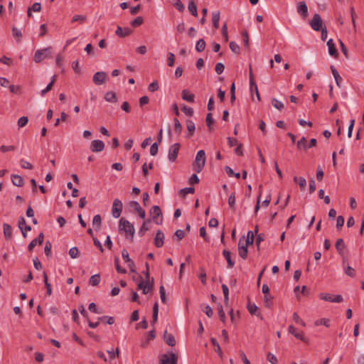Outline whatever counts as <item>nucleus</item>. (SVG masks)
<instances>
[{"mask_svg":"<svg viewBox=\"0 0 364 364\" xmlns=\"http://www.w3.org/2000/svg\"><path fill=\"white\" fill-rule=\"evenodd\" d=\"M164 243V234L159 230L156 232V237L154 238V245L156 247H161Z\"/></svg>","mask_w":364,"mask_h":364,"instance_id":"nucleus-15","label":"nucleus"},{"mask_svg":"<svg viewBox=\"0 0 364 364\" xmlns=\"http://www.w3.org/2000/svg\"><path fill=\"white\" fill-rule=\"evenodd\" d=\"M242 38H243V41H244V44H245V48L249 50L250 49V43H249V36H248V33L247 31H243L242 33Z\"/></svg>","mask_w":364,"mask_h":364,"instance_id":"nucleus-50","label":"nucleus"},{"mask_svg":"<svg viewBox=\"0 0 364 364\" xmlns=\"http://www.w3.org/2000/svg\"><path fill=\"white\" fill-rule=\"evenodd\" d=\"M297 12L303 17L308 16V7L305 1H300L297 6Z\"/></svg>","mask_w":364,"mask_h":364,"instance_id":"nucleus-16","label":"nucleus"},{"mask_svg":"<svg viewBox=\"0 0 364 364\" xmlns=\"http://www.w3.org/2000/svg\"><path fill=\"white\" fill-rule=\"evenodd\" d=\"M188 9L193 16L196 17L198 16L197 6L193 1L189 2Z\"/></svg>","mask_w":364,"mask_h":364,"instance_id":"nucleus-33","label":"nucleus"},{"mask_svg":"<svg viewBox=\"0 0 364 364\" xmlns=\"http://www.w3.org/2000/svg\"><path fill=\"white\" fill-rule=\"evenodd\" d=\"M186 127L188 132V137L190 138L194 134L196 126L192 120L188 119L186 120Z\"/></svg>","mask_w":364,"mask_h":364,"instance_id":"nucleus-22","label":"nucleus"},{"mask_svg":"<svg viewBox=\"0 0 364 364\" xmlns=\"http://www.w3.org/2000/svg\"><path fill=\"white\" fill-rule=\"evenodd\" d=\"M267 358L272 364H277V358L274 354L268 353Z\"/></svg>","mask_w":364,"mask_h":364,"instance_id":"nucleus-64","label":"nucleus"},{"mask_svg":"<svg viewBox=\"0 0 364 364\" xmlns=\"http://www.w3.org/2000/svg\"><path fill=\"white\" fill-rule=\"evenodd\" d=\"M180 147L181 144L179 143H176L170 146L168 155L170 161L174 162L176 160Z\"/></svg>","mask_w":364,"mask_h":364,"instance_id":"nucleus-8","label":"nucleus"},{"mask_svg":"<svg viewBox=\"0 0 364 364\" xmlns=\"http://www.w3.org/2000/svg\"><path fill=\"white\" fill-rule=\"evenodd\" d=\"M229 46H230V50H231L233 53H236V54H239V53H240V46L237 45V43L236 42H235V41H231V42L230 43V45H229Z\"/></svg>","mask_w":364,"mask_h":364,"instance_id":"nucleus-44","label":"nucleus"},{"mask_svg":"<svg viewBox=\"0 0 364 364\" xmlns=\"http://www.w3.org/2000/svg\"><path fill=\"white\" fill-rule=\"evenodd\" d=\"M294 181L299 184V188L301 191H304L305 189L306 186V181L304 177L294 176Z\"/></svg>","mask_w":364,"mask_h":364,"instance_id":"nucleus-23","label":"nucleus"},{"mask_svg":"<svg viewBox=\"0 0 364 364\" xmlns=\"http://www.w3.org/2000/svg\"><path fill=\"white\" fill-rule=\"evenodd\" d=\"M183 127L177 118L174 119V130L177 134H181Z\"/></svg>","mask_w":364,"mask_h":364,"instance_id":"nucleus-40","label":"nucleus"},{"mask_svg":"<svg viewBox=\"0 0 364 364\" xmlns=\"http://www.w3.org/2000/svg\"><path fill=\"white\" fill-rule=\"evenodd\" d=\"M122 258L124 259V260L125 261V262H127L128 264V267H129L130 271L132 272H136L135 264H134V261L129 258V253L127 250L124 249L122 251Z\"/></svg>","mask_w":364,"mask_h":364,"instance_id":"nucleus-10","label":"nucleus"},{"mask_svg":"<svg viewBox=\"0 0 364 364\" xmlns=\"http://www.w3.org/2000/svg\"><path fill=\"white\" fill-rule=\"evenodd\" d=\"M20 164H21V166L23 168H26V169H30V170L33 168V165L31 163H29L28 161H25L24 159H21L20 161Z\"/></svg>","mask_w":364,"mask_h":364,"instance_id":"nucleus-60","label":"nucleus"},{"mask_svg":"<svg viewBox=\"0 0 364 364\" xmlns=\"http://www.w3.org/2000/svg\"><path fill=\"white\" fill-rule=\"evenodd\" d=\"M272 104L274 106V107H275L276 109H277L279 110H281V109H282L284 108L283 103L282 102L279 101L276 98H273L272 100Z\"/></svg>","mask_w":364,"mask_h":364,"instance_id":"nucleus-47","label":"nucleus"},{"mask_svg":"<svg viewBox=\"0 0 364 364\" xmlns=\"http://www.w3.org/2000/svg\"><path fill=\"white\" fill-rule=\"evenodd\" d=\"M224 69H225V65L222 63H218L215 65V72L217 74L220 75L221 73H223L224 71Z\"/></svg>","mask_w":364,"mask_h":364,"instance_id":"nucleus-61","label":"nucleus"},{"mask_svg":"<svg viewBox=\"0 0 364 364\" xmlns=\"http://www.w3.org/2000/svg\"><path fill=\"white\" fill-rule=\"evenodd\" d=\"M132 33V30L128 27L122 28L121 26H118L117 30L115 31L116 35L119 37L124 38L126 36H129Z\"/></svg>","mask_w":364,"mask_h":364,"instance_id":"nucleus-17","label":"nucleus"},{"mask_svg":"<svg viewBox=\"0 0 364 364\" xmlns=\"http://www.w3.org/2000/svg\"><path fill=\"white\" fill-rule=\"evenodd\" d=\"M235 193H232L229 196L228 205L231 209L235 210Z\"/></svg>","mask_w":364,"mask_h":364,"instance_id":"nucleus-56","label":"nucleus"},{"mask_svg":"<svg viewBox=\"0 0 364 364\" xmlns=\"http://www.w3.org/2000/svg\"><path fill=\"white\" fill-rule=\"evenodd\" d=\"M100 275L99 274L92 275L89 279V284L93 287L97 286L100 282Z\"/></svg>","mask_w":364,"mask_h":364,"instance_id":"nucleus-28","label":"nucleus"},{"mask_svg":"<svg viewBox=\"0 0 364 364\" xmlns=\"http://www.w3.org/2000/svg\"><path fill=\"white\" fill-rule=\"evenodd\" d=\"M202 310L210 318L213 315V311L209 305H205Z\"/></svg>","mask_w":364,"mask_h":364,"instance_id":"nucleus-58","label":"nucleus"},{"mask_svg":"<svg viewBox=\"0 0 364 364\" xmlns=\"http://www.w3.org/2000/svg\"><path fill=\"white\" fill-rule=\"evenodd\" d=\"M149 213L151 216L152 217L153 220L156 223L159 224V222L157 220L158 218L162 215V212L161 208L159 205H154L150 211ZM162 222V218L160 220V223Z\"/></svg>","mask_w":364,"mask_h":364,"instance_id":"nucleus-11","label":"nucleus"},{"mask_svg":"<svg viewBox=\"0 0 364 364\" xmlns=\"http://www.w3.org/2000/svg\"><path fill=\"white\" fill-rule=\"evenodd\" d=\"M329 319L328 318H321V319H318L315 321L314 324L316 326H319V325H323L326 327H328L329 326Z\"/></svg>","mask_w":364,"mask_h":364,"instance_id":"nucleus-52","label":"nucleus"},{"mask_svg":"<svg viewBox=\"0 0 364 364\" xmlns=\"http://www.w3.org/2000/svg\"><path fill=\"white\" fill-rule=\"evenodd\" d=\"M105 149V143L99 139L93 140L90 144V150L92 152H100Z\"/></svg>","mask_w":364,"mask_h":364,"instance_id":"nucleus-13","label":"nucleus"},{"mask_svg":"<svg viewBox=\"0 0 364 364\" xmlns=\"http://www.w3.org/2000/svg\"><path fill=\"white\" fill-rule=\"evenodd\" d=\"M182 111L189 117L193 116V109L191 107H187L186 105H183L182 107Z\"/></svg>","mask_w":364,"mask_h":364,"instance_id":"nucleus-62","label":"nucleus"},{"mask_svg":"<svg viewBox=\"0 0 364 364\" xmlns=\"http://www.w3.org/2000/svg\"><path fill=\"white\" fill-rule=\"evenodd\" d=\"M69 255L73 259L77 258L79 255V250H78L77 247H74L70 248L69 250Z\"/></svg>","mask_w":364,"mask_h":364,"instance_id":"nucleus-55","label":"nucleus"},{"mask_svg":"<svg viewBox=\"0 0 364 364\" xmlns=\"http://www.w3.org/2000/svg\"><path fill=\"white\" fill-rule=\"evenodd\" d=\"M335 246L338 253L343 257V264L345 266L346 263L348 262V259L343 256V250L346 247L343 240L341 238L338 239Z\"/></svg>","mask_w":364,"mask_h":364,"instance_id":"nucleus-9","label":"nucleus"},{"mask_svg":"<svg viewBox=\"0 0 364 364\" xmlns=\"http://www.w3.org/2000/svg\"><path fill=\"white\" fill-rule=\"evenodd\" d=\"M223 255L227 260L228 267L232 268L235 265V261L233 259H232L230 251H229L228 250H224L223 251Z\"/></svg>","mask_w":364,"mask_h":364,"instance_id":"nucleus-18","label":"nucleus"},{"mask_svg":"<svg viewBox=\"0 0 364 364\" xmlns=\"http://www.w3.org/2000/svg\"><path fill=\"white\" fill-rule=\"evenodd\" d=\"M319 297L321 299L330 302L341 303L343 301V296L339 294L333 295L327 293H321Z\"/></svg>","mask_w":364,"mask_h":364,"instance_id":"nucleus-6","label":"nucleus"},{"mask_svg":"<svg viewBox=\"0 0 364 364\" xmlns=\"http://www.w3.org/2000/svg\"><path fill=\"white\" fill-rule=\"evenodd\" d=\"M205 41L203 38L198 40L196 45V50L198 52H202L205 50Z\"/></svg>","mask_w":364,"mask_h":364,"instance_id":"nucleus-35","label":"nucleus"},{"mask_svg":"<svg viewBox=\"0 0 364 364\" xmlns=\"http://www.w3.org/2000/svg\"><path fill=\"white\" fill-rule=\"evenodd\" d=\"M254 240H255V233H254V232L252 231V230L248 231L247 237V239L245 240V245L246 246L251 245L253 244Z\"/></svg>","mask_w":364,"mask_h":364,"instance_id":"nucleus-30","label":"nucleus"},{"mask_svg":"<svg viewBox=\"0 0 364 364\" xmlns=\"http://www.w3.org/2000/svg\"><path fill=\"white\" fill-rule=\"evenodd\" d=\"M87 19L86 16L84 15H75L72 18V23L75 21H80V23H83Z\"/></svg>","mask_w":364,"mask_h":364,"instance_id":"nucleus-48","label":"nucleus"},{"mask_svg":"<svg viewBox=\"0 0 364 364\" xmlns=\"http://www.w3.org/2000/svg\"><path fill=\"white\" fill-rule=\"evenodd\" d=\"M164 338L169 346H174L176 345L174 336L172 334H168L167 331L164 332Z\"/></svg>","mask_w":364,"mask_h":364,"instance_id":"nucleus-21","label":"nucleus"},{"mask_svg":"<svg viewBox=\"0 0 364 364\" xmlns=\"http://www.w3.org/2000/svg\"><path fill=\"white\" fill-rule=\"evenodd\" d=\"M172 3L175 8L178 9L179 11H184L185 7L183 3L181 1V0H173Z\"/></svg>","mask_w":364,"mask_h":364,"instance_id":"nucleus-46","label":"nucleus"},{"mask_svg":"<svg viewBox=\"0 0 364 364\" xmlns=\"http://www.w3.org/2000/svg\"><path fill=\"white\" fill-rule=\"evenodd\" d=\"M50 47H48L47 48H44L42 50H38L34 55L33 60L39 63H41L43 59L50 57Z\"/></svg>","mask_w":364,"mask_h":364,"instance_id":"nucleus-3","label":"nucleus"},{"mask_svg":"<svg viewBox=\"0 0 364 364\" xmlns=\"http://www.w3.org/2000/svg\"><path fill=\"white\" fill-rule=\"evenodd\" d=\"M175 55L173 53H168L167 64L169 67H172L174 65Z\"/></svg>","mask_w":364,"mask_h":364,"instance_id":"nucleus-57","label":"nucleus"},{"mask_svg":"<svg viewBox=\"0 0 364 364\" xmlns=\"http://www.w3.org/2000/svg\"><path fill=\"white\" fill-rule=\"evenodd\" d=\"M212 21L213 27L215 29L219 28V21H220V11H215L212 14Z\"/></svg>","mask_w":364,"mask_h":364,"instance_id":"nucleus-25","label":"nucleus"},{"mask_svg":"<svg viewBox=\"0 0 364 364\" xmlns=\"http://www.w3.org/2000/svg\"><path fill=\"white\" fill-rule=\"evenodd\" d=\"M310 26L315 31H319L323 28L324 25H323V21L318 14H315L314 15L313 18L310 22Z\"/></svg>","mask_w":364,"mask_h":364,"instance_id":"nucleus-5","label":"nucleus"},{"mask_svg":"<svg viewBox=\"0 0 364 364\" xmlns=\"http://www.w3.org/2000/svg\"><path fill=\"white\" fill-rule=\"evenodd\" d=\"M12 34H13L14 37L16 38V41H18V42L21 41V38L22 37V33L19 29H18L16 27H14L12 28Z\"/></svg>","mask_w":364,"mask_h":364,"instance_id":"nucleus-41","label":"nucleus"},{"mask_svg":"<svg viewBox=\"0 0 364 364\" xmlns=\"http://www.w3.org/2000/svg\"><path fill=\"white\" fill-rule=\"evenodd\" d=\"M123 205L119 199H115L112 204V213L114 218H118L122 211Z\"/></svg>","mask_w":364,"mask_h":364,"instance_id":"nucleus-7","label":"nucleus"},{"mask_svg":"<svg viewBox=\"0 0 364 364\" xmlns=\"http://www.w3.org/2000/svg\"><path fill=\"white\" fill-rule=\"evenodd\" d=\"M107 77V75L105 72L100 71L93 75L92 80L95 85H102L106 81Z\"/></svg>","mask_w":364,"mask_h":364,"instance_id":"nucleus-12","label":"nucleus"},{"mask_svg":"<svg viewBox=\"0 0 364 364\" xmlns=\"http://www.w3.org/2000/svg\"><path fill=\"white\" fill-rule=\"evenodd\" d=\"M288 331L289 333L294 335L296 338L304 341L307 342L306 338L304 337V333L301 331H297L296 328L293 326H289L288 328Z\"/></svg>","mask_w":364,"mask_h":364,"instance_id":"nucleus-14","label":"nucleus"},{"mask_svg":"<svg viewBox=\"0 0 364 364\" xmlns=\"http://www.w3.org/2000/svg\"><path fill=\"white\" fill-rule=\"evenodd\" d=\"M159 88V83L156 80L153 81L148 87L149 92H154Z\"/></svg>","mask_w":364,"mask_h":364,"instance_id":"nucleus-54","label":"nucleus"},{"mask_svg":"<svg viewBox=\"0 0 364 364\" xmlns=\"http://www.w3.org/2000/svg\"><path fill=\"white\" fill-rule=\"evenodd\" d=\"M222 289L224 294V301L225 304H228L229 301V289L226 284L222 285Z\"/></svg>","mask_w":364,"mask_h":364,"instance_id":"nucleus-43","label":"nucleus"},{"mask_svg":"<svg viewBox=\"0 0 364 364\" xmlns=\"http://www.w3.org/2000/svg\"><path fill=\"white\" fill-rule=\"evenodd\" d=\"M102 223V218L100 215H96L94 216L92 220V225L95 226L96 230H99Z\"/></svg>","mask_w":364,"mask_h":364,"instance_id":"nucleus-36","label":"nucleus"},{"mask_svg":"<svg viewBox=\"0 0 364 364\" xmlns=\"http://www.w3.org/2000/svg\"><path fill=\"white\" fill-rule=\"evenodd\" d=\"M206 161L205 153L204 150H200L198 151L193 166L194 169L197 173H200L205 166Z\"/></svg>","mask_w":364,"mask_h":364,"instance_id":"nucleus-1","label":"nucleus"},{"mask_svg":"<svg viewBox=\"0 0 364 364\" xmlns=\"http://www.w3.org/2000/svg\"><path fill=\"white\" fill-rule=\"evenodd\" d=\"M327 46L328 48V53L331 56L337 57L338 55V51L336 48L335 44L332 39H329L327 41Z\"/></svg>","mask_w":364,"mask_h":364,"instance_id":"nucleus-19","label":"nucleus"},{"mask_svg":"<svg viewBox=\"0 0 364 364\" xmlns=\"http://www.w3.org/2000/svg\"><path fill=\"white\" fill-rule=\"evenodd\" d=\"M214 122V119L213 118V116H212V114L211 113H208L207 116H206V123H207V126L209 129L210 131L212 130V124H213Z\"/></svg>","mask_w":364,"mask_h":364,"instance_id":"nucleus-53","label":"nucleus"},{"mask_svg":"<svg viewBox=\"0 0 364 364\" xmlns=\"http://www.w3.org/2000/svg\"><path fill=\"white\" fill-rule=\"evenodd\" d=\"M345 273L350 277H355V269L349 265H347L346 267H345Z\"/></svg>","mask_w":364,"mask_h":364,"instance_id":"nucleus-49","label":"nucleus"},{"mask_svg":"<svg viewBox=\"0 0 364 364\" xmlns=\"http://www.w3.org/2000/svg\"><path fill=\"white\" fill-rule=\"evenodd\" d=\"M195 188L193 187L184 188L180 191V193L182 196H185L188 193H193Z\"/></svg>","mask_w":364,"mask_h":364,"instance_id":"nucleus-59","label":"nucleus"},{"mask_svg":"<svg viewBox=\"0 0 364 364\" xmlns=\"http://www.w3.org/2000/svg\"><path fill=\"white\" fill-rule=\"evenodd\" d=\"M105 99L109 102H116L117 101V95L112 91L107 92L105 95Z\"/></svg>","mask_w":364,"mask_h":364,"instance_id":"nucleus-26","label":"nucleus"},{"mask_svg":"<svg viewBox=\"0 0 364 364\" xmlns=\"http://www.w3.org/2000/svg\"><path fill=\"white\" fill-rule=\"evenodd\" d=\"M247 247L245 245V246H241L238 247V254L241 258L243 259H246L247 257L248 250Z\"/></svg>","mask_w":364,"mask_h":364,"instance_id":"nucleus-29","label":"nucleus"},{"mask_svg":"<svg viewBox=\"0 0 364 364\" xmlns=\"http://www.w3.org/2000/svg\"><path fill=\"white\" fill-rule=\"evenodd\" d=\"M296 146H297V148L299 149H307V145H306V139L305 136H302L301 139L297 141V144H296Z\"/></svg>","mask_w":364,"mask_h":364,"instance_id":"nucleus-45","label":"nucleus"},{"mask_svg":"<svg viewBox=\"0 0 364 364\" xmlns=\"http://www.w3.org/2000/svg\"><path fill=\"white\" fill-rule=\"evenodd\" d=\"M194 95L189 92L188 90H184L182 92V98L184 100H186L188 102H194Z\"/></svg>","mask_w":364,"mask_h":364,"instance_id":"nucleus-24","label":"nucleus"},{"mask_svg":"<svg viewBox=\"0 0 364 364\" xmlns=\"http://www.w3.org/2000/svg\"><path fill=\"white\" fill-rule=\"evenodd\" d=\"M98 321L102 322H106L107 323L112 325L114 323V318L112 316H103L98 318Z\"/></svg>","mask_w":364,"mask_h":364,"instance_id":"nucleus-38","label":"nucleus"},{"mask_svg":"<svg viewBox=\"0 0 364 364\" xmlns=\"http://www.w3.org/2000/svg\"><path fill=\"white\" fill-rule=\"evenodd\" d=\"M28 122V119L27 117H21L18 120V128H22L25 127Z\"/></svg>","mask_w":364,"mask_h":364,"instance_id":"nucleus-51","label":"nucleus"},{"mask_svg":"<svg viewBox=\"0 0 364 364\" xmlns=\"http://www.w3.org/2000/svg\"><path fill=\"white\" fill-rule=\"evenodd\" d=\"M114 264H115V267H116V269H117V272H119L120 274H125V273H127L126 269L122 268L120 266V264H119V259L117 257L114 258Z\"/></svg>","mask_w":364,"mask_h":364,"instance_id":"nucleus-39","label":"nucleus"},{"mask_svg":"<svg viewBox=\"0 0 364 364\" xmlns=\"http://www.w3.org/2000/svg\"><path fill=\"white\" fill-rule=\"evenodd\" d=\"M41 4H40V3H38V2L34 3V4L32 5V7H31V8H29V9H28V12H27V13H28V16H31V11H35V12H38V11H41Z\"/></svg>","mask_w":364,"mask_h":364,"instance_id":"nucleus-37","label":"nucleus"},{"mask_svg":"<svg viewBox=\"0 0 364 364\" xmlns=\"http://www.w3.org/2000/svg\"><path fill=\"white\" fill-rule=\"evenodd\" d=\"M144 23V18L141 16L136 17L131 22V26L134 28L139 27Z\"/></svg>","mask_w":364,"mask_h":364,"instance_id":"nucleus-42","label":"nucleus"},{"mask_svg":"<svg viewBox=\"0 0 364 364\" xmlns=\"http://www.w3.org/2000/svg\"><path fill=\"white\" fill-rule=\"evenodd\" d=\"M4 234L6 239H10L12 236V228L11 226L7 223H4L3 225Z\"/></svg>","mask_w":364,"mask_h":364,"instance_id":"nucleus-27","label":"nucleus"},{"mask_svg":"<svg viewBox=\"0 0 364 364\" xmlns=\"http://www.w3.org/2000/svg\"><path fill=\"white\" fill-rule=\"evenodd\" d=\"M150 223L149 220H146L144 221V223L138 232L140 237L144 236V233L149 230V226H147V223Z\"/></svg>","mask_w":364,"mask_h":364,"instance_id":"nucleus-31","label":"nucleus"},{"mask_svg":"<svg viewBox=\"0 0 364 364\" xmlns=\"http://www.w3.org/2000/svg\"><path fill=\"white\" fill-rule=\"evenodd\" d=\"M247 309L251 314H255L258 309L257 306L255 304H251L250 302L247 304Z\"/></svg>","mask_w":364,"mask_h":364,"instance_id":"nucleus-63","label":"nucleus"},{"mask_svg":"<svg viewBox=\"0 0 364 364\" xmlns=\"http://www.w3.org/2000/svg\"><path fill=\"white\" fill-rule=\"evenodd\" d=\"M139 283L137 284V289L142 290L143 294H147L149 292L153 290L154 284L146 283V281L144 280L141 276H139Z\"/></svg>","mask_w":364,"mask_h":364,"instance_id":"nucleus-4","label":"nucleus"},{"mask_svg":"<svg viewBox=\"0 0 364 364\" xmlns=\"http://www.w3.org/2000/svg\"><path fill=\"white\" fill-rule=\"evenodd\" d=\"M11 181L14 186L18 187H21L23 186V178L17 174H12L11 175Z\"/></svg>","mask_w":364,"mask_h":364,"instance_id":"nucleus-20","label":"nucleus"},{"mask_svg":"<svg viewBox=\"0 0 364 364\" xmlns=\"http://www.w3.org/2000/svg\"><path fill=\"white\" fill-rule=\"evenodd\" d=\"M119 230L124 231L127 236L130 235L131 240H132L135 232L134 225L124 218L119 220Z\"/></svg>","mask_w":364,"mask_h":364,"instance_id":"nucleus-2","label":"nucleus"},{"mask_svg":"<svg viewBox=\"0 0 364 364\" xmlns=\"http://www.w3.org/2000/svg\"><path fill=\"white\" fill-rule=\"evenodd\" d=\"M210 341H211V343L215 346V351L218 353V355L220 358H222L223 357V351L221 350V348H220L218 342L214 338H212L210 339Z\"/></svg>","mask_w":364,"mask_h":364,"instance_id":"nucleus-32","label":"nucleus"},{"mask_svg":"<svg viewBox=\"0 0 364 364\" xmlns=\"http://www.w3.org/2000/svg\"><path fill=\"white\" fill-rule=\"evenodd\" d=\"M274 299V296L270 294L264 295V304L265 307L270 308L272 305V300Z\"/></svg>","mask_w":364,"mask_h":364,"instance_id":"nucleus-34","label":"nucleus"}]
</instances>
